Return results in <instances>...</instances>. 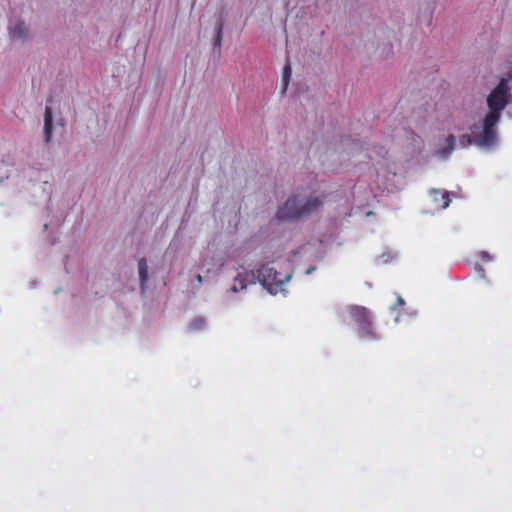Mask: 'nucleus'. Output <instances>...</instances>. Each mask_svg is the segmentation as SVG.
<instances>
[{
  "instance_id": "nucleus-1",
  "label": "nucleus",
  "mask_w": 512,
  "mask_h": 512,
  "mask_svg": "<svg viewBox=\"0 0 512 512\" xmlns=\"http://www.w3.org/2000/svg\"><path fill=\"white\" fill-rule=\"evenodd\" d=\"M323 198L303 190L293 193L279 206L276 217L280 221L294 222L306 218L323 205Z\"/></svg>"
},
{
  "instance_id": "nucleus-2",
  "label": "nucleus",
  "mask_w": 512,
  "mask_h": 512,
  "mask_svg": "<svg viewBox=\"0 0 512 512\" xmlns=\"http://www.w3.org/2000/svg\"><path fill=\"white\" fill-rule=\"evenodd\" d=\"M292 274L286 272L282 274L275 270L273 267L263 265L258 269V282H260L263 288L271 295L278 293H284L285 284L291 279Z\"/></svg>"
},
{
  "instance_id": "nucleus-3",
  "label": "nucleus",
  "mask_w": 512,
  "mask_h": 512,
  "mask_svg": "<svg viewBox=\"0 0 512 512\" xmlns=\"http://www.w3.org/2000/svg\"><path fill=\"white\" fill-rule=\"evenodd\" d=\"M349 314L352 321L358 327L360 337L369 340L377 339L372 325V314L369 309L364 306L352 305L349 307Z\"/></svg>"
},
{
  "instance_id": "nucleus-4",
  "label": "nucleus",
  "mask_w": 512,
  "mask_h": 512,
  "mask_svg": "<svg viewBox=\"0 0 512 512\" xmlns=\"http://www.w3.org/2000/svg\"><path fill=\"white\" fill-rule=\"evenodd\" d=\"M510 87L506 78H501L497 86L487 96L489 114L501 117L503 110L509 103Z\"/></svg>"
},
{
  "instance_id": "nucleus-5",
  "label": "nucleus",
  "mask_w": 512,
  "mask_h": 512,
  "mask_svg": "<svg viewBox=\"0 0 512 512\" xmlns=\"http://www.w3.org/2000/svg\"><path fill=\"white\" fill-rule=\"evenodd\" d=\"M501 117L487 113L481 121V131L475 134V144L480 147H492L496 144L497 125Z\"/></svg>"
},
{
  "instance_id": "nucleus-6",
  "label": "nucleus",
  "mask_w": 512,
  "mask_h": 512,
  "mask_svg": "<svg viewBox=\"0 0 512 512\" xmlns=\"http://www.w3.org/2000/svg\"><path fill=\"white\" fill-rule=\"evenodd\" d=\"M430 197L433 202V207L436 210L446 209L451 202L449 193L442 192L440 189H432L430 192Z\"/></svg>"
},
{
  "instance_id": "nucleus-7",
  "label": "nucleus",
  "mask_w": 512,
  "mask_h": 512,
  "mask_svg": "<svg viewBox=\"0 0 512 512\" xmlns=\"http://www.w3.org/2000/svg\"><path fill=\"white\" fill-rule=\"evenodd\" d=\"M53 113L52 108L49 106H46L45 113H44V141L46 143H49L52 140L53 137Z\"/></svg>"
},
{
  "instance_id": "nucleus-8",
  "label": "nucleus",
  "mask_w": 512,
  "mask_h": 512,
  "mask_svg": "<svg viewBox=\"0 0 512 512\" xmlns=\"http://www.w3.org/2000/svg\"><path fill=\"white\" fill-rule=\"evenodd\" d=\"M224 23H225V16L221 12L219 14V16L217 17L216 23H215V35H214V43H213L214 48L220 49V47H221Z\"/></svg>"
},
{
  "instance_id": "nucleus-9",
  "label": "nucleus",
  "mask_w": 512,
  "mask_h": 512,
  "mask_svg": "<svg viewBox=\"0 0 512 512\" xmlns=\"http://www.w3.org/2000/svg\"><path fill=\"white\" fill-rule=\"evenodd\" d=\"M254 283H255V281H254L253 274L252 275L247 274L245 276L239 274L234 279L232 290L235 292L244 290L249 284H254Z\"/></svg>"
},
{
  "instance_id": "nucleus-10",
  "label": "nucleus",
  "mask_w": 512,
  "mask_h": 512,
  "mask_svg": "<svg viewBox=\"0 0 512 512\" xmlns=\"http://www.w3.org/2000/svg\"><path fill=\"white\" fill-rule=\"evenodd\" d=\"M9 30L16 39H24L28 35L27 27L23 22L10 23Z\"/></svg>"
},
{
  "instance_id": "nucleus-11",
  "label": "nucleus",
  "mask_w": 512,
  "mask_h": 512,
  "mask_svg": "<svg viewBox=\"0 0 512 512\" xmlns=\"http://www.w3.org/2000/svg\"><path fill=\"white\" fill-rule=\"evenodd\" d=\"M138 272L141 288L144 289V286L148 281V265L145 258H141L138 261Z\"/></svg>"
},
{
  "instance_id": "nucleus-12",
  "label": "nucleus",
  "mask_w": 512,
  "mask_h": 512,
  "mask_svg": "<svg viewBox=\"0 0 512 512\" xmlns=\"http://www.w3.org/2000/svg\"><path fill=\"white\" fill-rule=\"evenodd\" d=\"M445 141V147L437 151V155L443 158H447L453 152L455 146V137L453 135H449Z\"/></svg>"
},
{
  "instance_id": "nucleus-13",
  "label": "nucleus",
  "mask_w": 512,
  "mask_h": 512,
  "mask_svg": "<svg viewBox=\"0 0 512 512\" xmlns=\"http://www.w3.org/2000/svg\"><path fill=\"white\" fill-rule=\"evenodd\" d=\"M291 78V67L290 64H286L283 67V75H282V83H283V89L282 93H285L289 84Z\"/></svg>"
},
{
  "instance_id": "nucleus-14",
  "label": "nucleus",
  "mask_w": 512,
  "mask_h": 512,
  "mask_svg": "<svg viewBox=\"0 0 512 512\" xmlns=\"http://www.w3.org/2000/svg\"><path fill=\"white\" fill-rule=\"evenodd\" d=\"M459 143H460L461 147L466 148V147L472 145L473 143L475 144V137L472 138L470 135L464 134L459 137Z\"/></svg>"
},
{
  "instance_id": "nucleus-15",
  "label": "nucleus",
  "mask_w": 512,
  "mask_h": 512,
  "mask_svg": "<svg viewBox=\"0 0 512 512\" xmlns=\"http://www.w3.org/2000/svg\"><path fill=\"white\" fill-rule=\"evenodd\" d=\"M204 326H205V321L201 317L193 319L192 322L190 323V328H191V330H194V331L201 330L204 328Z\"/></svg>"
},
{
  "instance_id": "nucleus-16",
  "label": "nucleus",
  "mask_w": 512,
  "mask_h": 512,
  "mask_svg": "<svg viewBox=\"0 0 512 512\" xmlns=\"http://www.w3.org/2000/svg\"><path fill=\"white\" fill-rule=\"evenodd\" d=\"M481 257H482V259H486V260L490 259V256H489V254L487 252H482L481 253Z\"/></svg>"
},
{
  "instance_id": "nucleus-17",
  "label": "nucleus",
  "mask_w": 512,
  "mask_h": 512,
  "mask_svg": "<svg viewBox=\"0 0 512 512\" xmlns=\"http://www.w3.org/2000/svg\"><path fill=\"white\" fill-rule=\"evenodd\" d=\"M404 304H405V301L403 300V298H402V297H398V298H397V305L402 306V305H404Z\"/></svg>"
},
{
  "instance_id": "nucleus-18",
  "label": "nucleus",
  "mask_w": 512,
  "mask_h": 512,
  "mask_svg": "<svg viewBox=\"0 0 512 512\" xmlns=\"http://www.w3.org/2000/svg\"><path fill=\"white\" fill-rule=\"evenodd\" d=\"M196 280H197L199 283H201V282H202V276H201L200 274H198V275L196 276Z\"/></svg>"
},
{
  "instance_id": "nucleus-19",
  "label": "nucleus",
  "mask_w": 512,
  "mask_h": 512,
  "mask_svg": "<svg viewBox=\"0 0 512 512\" xmlns=\"http://www.w3.org/2000/svg\"><path fill=\"white\" fill-rule=\"evenodd\" d=\"M312 270H313L312 268H309V269L307 270V273H311V272H312Z\"/></svg>"
}]
</instances>
